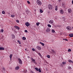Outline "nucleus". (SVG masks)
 Returning a JSON list of instances; mask_svg holds the SVG:
<instances>
[{
    "mask_svg": "<svg viewBox=\"0 0 73 73\" xmlns=\"http://www.w3.org/2000/svg\"><path fill=\"white\" fill-rule=\"evenodd\" d=\"M16 21L17 23H19V20H17Z\"/></svg>",
    "mask_w": 73,
    "mask_h": 73,
    "instance_id": "ea45409f",
    "label": "nucleus"
},
{
    "mask_svg": "<svg viewBox=\"0 0 73 73\" xmlns=\"http://www.w3.org/2000/svg\"><path fill=\"white\" fill-rule=\"evenodd\" d=\"M17 42L19 44H21V42L19 40H17Z\"/></svg>",
    "mask_w": 73,
    "mask_h": 73,
    "instance_id": "5701e85b",
    "label": "nucleus"
},
{
    "mask_svg": "<svg viewBox=\"0 0 73 73\" xmlns=\"http://www.w3.org/2000/svg\"><path fill=\"white\" fill-rule=\"evenodd\" d=\"M58 1L59 2H60V1H61V0H59Z\"/></svg>",
    "mask_w": 73,
    "mask_h": 73,
    "instance_id": "09e8293b",
    "label": "nucleus"
},
{
    "mask_svg": "<svg viewBox=\"0 0 73 73\" xmlns=\"http://www.w3.org/2000/svg\"><path fill=\"white\" fill-rule=\"evenodd\" d=\"M3 32H4V30L3 29H1V32H2V33H3Z\"/></svg>",
    "mask_w": 73,
    "mask_h": 73,
    "instance_id": "58836bf2",
    "label": "nucleus"
},
{
    "mask_svg": "<svg viewBox=\"0 0 73 73\" xmlns=\"http://www.w3.org/2000/svg\"><path fill=\"white\" fill-rule=\"evenodd\" d=\"M13 55L12 54H10V58H12V57Z\"/></svg>",
    "mask_w": 73,
    "mask_h": 73,
    "instance_id": "2f4dec72",
    "label": "nucleus"
},
{
    "mask_svg": "<svg viewBox=\"0 0 73 73\" xmlns=\"http://www.w3.org/2000/svg\"><path fill=\"white\" fill-rule=\"evenodd\" d=\"M36 3L38 5H41V4H42L41 2L39 0H37L36 1Z\"/></svg>",
    "mask_w": 73,
    "mask_h": 73,
    "instance_id": "f257e3e1",
    "label": "nucleus"
},
{
    "mask_svg": "<svg viewBox=\"0 0 73 73\" xmlns=\"http://www.w3.org/2000/svg\"><path fill=\"white\" fill-rule=\"evenodd\" d=\"M38 55H39V56H40L41 55V54H40V53H39Z\"/></svg>",
    "mask_w": 73,
    "mask_h": 73,
    "instance_id": "c03bdc74",
    "label": "nucleus"
},
{
    "mask_svg": "<svg viewBox=\"0 0 73 73\" xmlns=\"http://www.w3.org/2000/svg\"><path fill=\"white\" fill-rule=\"evenodd\" d=\"M31 60V62H34V63H35L36 62V61L34 59H33V58H32Z\"/></svg>",
    "mask_w": 73,
    "mask_h": 73,
    "instance_id": "1a4fd4ad",
    "label": "nucleus"
},
{
    "mask_svg": "<svg viewBox=\"0 0 73 73\" xmlns=\"http://www.w3.org/2000/svg\"><path fill=\"white\" fill-rule=\"evenodd\" d=\"M40 44H41L42 46H44V43H43L41 42H40Z\"/></svg>",
    "mask_w": 73,
    "mask_h": 73,
    "instance_id": "412c9836",
    "label": "nucleus"
},
{
    "mask_svg": "<svg viewBox=\"0 0 73 73\" xmlns=\"http://www.w3.org/2000/svg\"><path fill=\"white\" fill-rule=\"evenodd\" d=\"M40 24V23L38 22V23H36V25L37 26H38Z\"/></svg>",
    "mask_w": 73,
    "mask_h": 73,
    "instance_id": "bb28decb",
    "label": "nucleus"
},
{
    "mask_svg": "<svg viewBox=\"0 0 73 73\" xmlns=\"http://www.w3.org/2000/svg\"><path fill=\"white\" fill-rule=\"evenodd\" d=\"M52 33H54V32H55V31L53 29H52Z\"/></svg>",
    "mask_w": 73,
    "mask_h": 73,
    "instance_id": "72a5a7b5",
    "label": "nucleus"
},
{
    "mask_svg": "<svg viewBox=\"0 0 73 73\" xmlns=\"http://www.w3.org/2000/svg\"><path fill=\"white\" fill-rule=\"evenodd\" d=\"M25 50H27V49H25Z\"/></svg>",
    "mask_w": 73,
    "mask_h": 73,
    "instance_id": "6e6d98bb",
    "label": "nucleus"
},
{
    "mask_svg": "<svg viewBox=\"0 0 73 73\" xmlns=\"http://www.w3.org/2000/svg\"><path fill=\"white\" fill-rule=\"evenodd\" d=\"M40 13H42V12H43V11L41 9H40Z\"/></svg>",
    "mask_w": 73,
    "mask_h": 73,
    "instance_id": "c85d7f7f",
    "label": "nucleus"
},
{
    "mask_svg": "<svg viewBox=\"0 0 73 73\" xmlns=\"http://www.w3.org/2000/svg\"><path fill=\"white\" fill-rule=\"evenodd\" d=\"M62 63L63 64H64V65H65L66 64V62H63Z\"/></svg>",
    "mask_w": 73,
    "mask_h": 73,
    "instance_id": "7c9ffc66",
    "label": "nucleus"
},
{
    "mask_svg": "<svg viewBox=\"0 0 73 73\" xmlns=\"http://www.w3.org/2000/svg\"><path fill=\"white\" fill-rule=\"evenodd\" d=\"M46 42V41H45V40H44V42Z\"/></svg>",
    "mask_w": 73,
    "mask_h": 73,
    "instance_id": "5fc2aeb1",
    "label": "nucleus"
},
{
    "mask_svg": "<svg viewBox=\"0 0 73 73\" xmlns=\"http://www.w3.org/2000/svg\"><path fill=\"white\" fill-rule=\"evenodd\" d=\"M68 62H72V63H73V61H72V60H68Z\"/></svg>",
    "mask_w": 73,
    "mask_h": 73,
    "instance_id": "aec40b11",
    "label": "nucleus"
},
{
    "mask_svg": "<svg viewBox=\"0 0 73 73\" xmlns=\"http://www.w3.org/2000/svg\"><path fill=\"white\" fill-rule=\"evenodd\" d=\"M27 3H28V4H30V2H29V1H27Z\"/></svg>",
    "mask_w": 73,
    "mask_h": 73,
    "instance_id": "79ce46f5",
    "label": "nucleus"
},
{
    "mask_svg": "<svg viewBox=\"0 0 73 73\" xmlns=\"http://www.w3.org/2000/svg\"><path fill=\"white\" fill-rule=\"evenodd\" d=\"M55 8H57V9L58 8V6H55Z\"/></svg>",
    "mask_w": 73,
    "mask_h": 73,
    "instance_id": "a18cd8bd",
    "label": "nucleus"
},
{
    "mask_svg": "<svg viewBox=\"0 0 73 73\" xmlns=\"http://www.w3.org/2000/svg\"><path fill=\"white\" fill-rule=\"evenodd\" d=\"M52 53H56V52L54 50H52Z\"/></svg>",
    "mask_w": 73,
    "mask_h": 73,
    "instance_id": "6ab92c4d",
    "label": "nucleus"
},
{
    "mask_svg": "<svg viewBox=\"0 0 73 73\" xmlns=\"http://www.w3.org/2000/svg\"><path fill=\"white\" fill-rule=\"evenodd\" d=\"M22 39L23 40H26V38L25 37H23L22 38Z\"/></svg>",
    "mask_w": 73,
    "mask_h": 73,
    "instance_id": "4be33fe9",
    "label": "nucleus"
},
{
    "mask_svg": "<svg viewBox=\"0 0 73 73\" xmlns=\"http://www.w3.org/2000/svg\"><path fill=\"white\" fill-rule=\"evenodd\" d=\"M72 3L73 4V1H72Z\"/></svg>",
    "mask_w": 73,
    "mask_h": 73,
    "instance_id": "603ef678",
    "label": "nucleus"
},
{
    "mask_svg": "<svg viewBox=\"0 0 73 73\" xmlns=\"http://www.w3.org/2000/svg\"><path fill=\"white\" fill-rule=\"evenodd\" d=\"M47 58H50V55H47Z\"/></svg>",
    "mask_w": 73,
    "mask_h": 73,
    "instance_id": "e433bc0d",
    "label": "nucleus"
},
{
    "mask_svg": "<svg viewBox=\"0 0 73 73\" xmlns=\"http://www.w3.org/2000/svg\"><path fill=\"white\" fill-rule=\"evenodd\" d=\"M69 36L70 37H73V34H70L69 35Z\"/></svg>",
    "mask_w": 73,
    "mask_h": 73,
    "instance_id": "dca6fc26",
    "label": "nucleus"
},
{
    "mask_svg": "<svg viewBox=\"0 0 73 73\" xmlns=\"http://www.w3.org/2000/svg\"><path fill=\"white\" fill-rule=\"evenodd\" d=\"M12 38L15 39V35L13 34H12Z\"/></svg>",
    "mask_w": 73,
    "mask_h": 73,
    "instance_id": "a211bd4d",
    "label": "nucleus"
},
{
    "mask_svg": "<svg viewBox=\"0 0 73 73\" xmlns=\"http://www.w3.org/2000/svg\"><path fill=\"white\" fill-rule=\"evenodd\" d=\"M10 58V60H12V58Z\"/></svg>",
    "mask_w": 73,
    "mask_h": 73,
    "instance_id": "3c124183",
    "label": "nucleus"
},
{
    "mask_svg": "<svg viewBox=\"0 0 73 73\" xmlns=\"http://www.w3.org/2000/svg\"><path fill=\"white\" fill-rule=\"evenodd\" d=\"M2 14H4L5 13V12L4 11H2Z\"/></svg>",
    "mask_w": 73,
    "mask_h": 73,
    "instance_id": "b1692460",
    "label": "nucleus"
},
{
    "mask_svg": "<svg viewBox=\"0 0 73 73\" xmlns=\"http://www.w3.org/2000/svg\"><path fill=\"white\" fill-rule=\"evenodd\" d=\"M32 50H33V51L34 52H35V51H36V50L35 49V48H32Z\"/></svg>",
    "mask_w": 73,
    "mask_h": 73,
    "instance_id": "c756f323",
    "label": "nucleus"
},
{
    "mask_svg": "<svg viewBox=\"0 0 73 73\" xmlns=\"http://www.w3.org/2000/svg\"><path fill=\"white\" fill-rule=\"evenodd\" d=\"M63 40H65V41H68V40H67V39H63Z\"/></svg>",
    "mask_w": 73,
    "mask_h": 73,
    "instance_id": "473e14b6",
    "label": "nucleus"
},
{
    "mask_svg": "<svg viewBox=\"0 0 73 73\" xmlns=\"http://www.w3.org/2000/svg\"><path fill=\"white\" fill-rule=\"evenodd\" d=\"M68 52H70L71 51V50L70 49H68Z\"/></svg>",
    "mask_w": 73,
    "mask_h": 73,
    "instance_id": "a19ab883",
    "label": "nucleus"
},
{
    "mask_svg": "<svg viewBox=\"0 0 73 73\" xmlns=\"http://www.w3.org/2000/svg\"><path fill=\"white\" fill-rule=\"evenodd\" d=\"M62 6L63 8H65V3H62Z\"/></svg>",
    "mask_w": 73,
    "mask_h": 73,
    "instance_id": "4468645a",
    "label": "nucleus"
},
{
    "mask_svg": "<svg viewBox=\"0 0 73 73\" xmlns=\"http://www.w3.org/2000/svg\"><path fill=\"white\" fill-rule=\"evenodd\" d=\"M31 73H33V71H31Z\"/></svg>",
    "mask_w": 73,
    "mask_h": 73,
    "instance_id": "8fccbe9b",
    "label": "nucleus"
},
{
    "mask_svg": "<svg viewBox=\"0 0 73 73\" xmlns=\"http://www.w3.org/2000/svg\"><path fill=\"white\" fill-rule=\"evenodd\" d=\"M55 11H57L58 9H57L55 8Z\"/></svg>",
    "mask_w": 73,
    "mask_h": 73,
    "instance_id": "49530a36",
    "label": "nucleus"
},
{
    "mask_svg": "<svg viewBox=\"0 0 73 73\" xmlns=\"http://www.w3.org/2000/svg\"><path fill=\"white\" fill-rule=\"evenodd\" d=\"M15 69L16 70H19V66H17L16 67H15Z\"/></svg>",
    "mask_w": 73,
    "mask_h": 73,
    "instance_id": "f8f14e48",
    "label": "nucleus"
},
{
    "mask_svg": "<svg viewBox=\"0 0 73 73\" xmlns=\"http://www.w3.org/2000/svg\"><path fill=\"white\" fill-rule=\"evenodd\" d=\"M3 70H4V72H5L6 71H5V68L3 67Z\"/></svg>",
    "mask_w": 73,
    "mask_h": 73,
    "instance_id": "4c0bfd02",
    "label": "nucleus"
},
{
    "mask_svg": "<svg viewBox=\"0 0 73 73\" xmlns=\"http://www.w3.org/2000/svg\"><path fill=\"white\" fill-rule=\"evenodd\" d=\"M47 25L48 27H49L50 28L51 27V25L48 24Z\"/></svg>",
    "mask_w": 73,
    "mask_h": 73,
    "instance_id": "c9c22d12",
    "label": "nucleus"
},
{
    "mask_svg": "<svg viewBox=\"0 0 73 73\" xmlns=\"http://www.w3.org/2000/svg\"><path fill=\"white\" fill-rule=\"evenodd\" d=\"M66 29L68 30V31H70L72 30V27L70 26H67L66 27Z\"/></svg>",
    "mask_w": 73,
    "mask_h": 73,
    "instance_id": "7ed1b4c3",
    "label": "nucleus"
},
{
    "mask_svg": "<svg viewBox=\"0 0 73 73\" xmlns=\"http://www.w3.org/2000/svg\"><path fill=\"white\" fill-rule=\"evenodd\" d=\"M5 49L4 48L0 47V50H4Z\"/></svg>",
    "mask_w": 73,
    "mask_h": 73,
    "instance_id": "f3484780",
    "label": "nucleus"
},
{
    "mask_svg": "<svg viewBox=\"0 0 73 73\" xmlns=\"http://www.w3.org/2000/svg\"><path fill=\"white\" fill-rule=\"evenodd\" d=\"M72 29L73 30V27H72Z\"/></svg>",
    "mask_w": 73,
    "mask_h": 73,
    "instance_id": "864d4df0",
    "label": "nucleus"
},
{
    "mask_svg": "<svg viewBox=\"0 0 73 73\" xmlns=\"http://www.w3.org/2000/svg\"><path fill=\"white\" fill-rule=\"evenodd\" d=\"M68 69L70 70V69H71V67H70L69 66H68Z\"/></svg>",
    "mask_w": 73,
    "mask_h": 73,
    "instance_id": "f704fd0d",
    "label": "nucleus"
},
{
    "mask_svg": "<svg viewBox=\"0 0 73 73\" xmlns=\"http://www.w3.org/2000/svg\"><path fill=\"white\" fill-rule=\"evenodd\" d=\"M36 48L38 50H41V48L40 47V46H37Z\"/></svg>",
    "mask_w": 73,
    "mask_h": 73,
    "instance_id": "0eeeda50",
    "label": "nucleus"
},
{
    "mask_svg": "<svg viewBox=\"0 0 73 73\" xmlns=\"http://www.w3.org/2000/svg\"><path fill=\"white\" fill-rule=\"evenodd\" d=\"M49 23L50 24H53L54 21H53V20H51L49 21Z\"/></svg>",
    "mask_w": 73,
    "mask_h": 73,
    "instance_id": "6e6552de",
    "label": "nucleus"
},
{
    "mask_svg": "<svg viewBox=\"0 0 73 73\" xmlns=\"http://www.w3.org/2000/svg\"><path fill=\"white\" fill-rule=\"evenodd\" d=\"M48 9L50 10H51L52 9H53V6L50 4H49L48 5Z\"/></svg>",
    "mask_w": 73,
    "mask_h": 73,
    "instance_id": "f03ea898",
    "label": "nucleus"
},
{
    "mask_svg": "<svg viewBox=\"0 0 73 73\" xmlns=\"http://www.w3.org/2000/svg\"><path fill=\"white\" fill-rule=\"evenodd\" d=\"M68 13H70L72 12V9H69L68 10Z\"/></svg>",
    "mask_w": 73,
    "mask_h": 73,
    "instance_id": "9b49d317",
    "label": "nucleus"
},
{
    "mask_svg": "<svg viewBox=\"0 0 73 73\" xmlns=\"http://www.w3.org/2000/svg\"><path fill=\"white\" fill-rule=\"evenodd\" d=\"M11 17H15V15H11Z\"/></svg>",
    "mask_w": 73,
    "mask_h": 73,
    "instance_id": "cd10ccee",
    "label": "nucleus"
},
{
    "mask_svg": "<svg viewBox=\"0 0 73 73\" xmlns=\"http://www.w3.org/2000/svg\"><path fill=\"white\" fill-rule=\"evenodd\" d=\"M25 12L26 14H27V15H29V13L30 12V11H29V10L27 9L26 10Z\"/></svg>",
    "mask_w": 73,
    "mask_h": 73,
    "instance_id": "423d86ee",
    "label": "nucleus"
},
{
    "mask_svg": "<svg viewBox=\"0 0 73 73\" xmlns=\"http://www.w3.org/2000/svg\"><path fill=\"white\" fill-rule=\"evenodd\" d=\"M25 32H26V33H27V32H28V31H27V30H25Z\"/></svg>",
    "mask_w": 73,
    "mask_h": 73,
    "instance_id": "37998d69",
    "label": "nucleus"
},
{
    "mask_svg": "<svg viewBox=\"0 0 73 73\" xmlns=\"http://www.w3.org/2000/svg\"><path fill=\"white\" fill-rule=\"evenodd\" d=\"M14 27L15 28H16V29H18V30H19V29H20V28L19 27L17 26H15Z\"/></svg>",
    "mask_w": 73,
    "mask_h": 73,
    "instance_id": "ddd939ff",
    "label": "nucleus"
},
{
    "mask_svg": "<svg viewBox=\"0 0 73 73\" xmlns=\"http://www.w3.org/2000/svg\"><path fill=\"white\" fill-rule=\"evenodd\" d=\"M40 57L41 58H42V55H41V56H40Z\"/></svg>",
    "mask_w": 73,
    "mask_h": 73,
    "instance_id": "de8ad7c7",
    "label": "nucleus"
},
{
    "mask_svg": "<svg viewBox=\"0 0 73 73\" xmlns=\"http://www.w3.org/2000/svg\"><path fill=\"white\" fill-rule=\"evenodd\" d=\"M18 60L19 61V63L20 64H22V62L21 60V59L20 58H18Z\"/></svg>",
    "mask_w": 73,
    "mask_h": 73,
    "instance_id": "20e7f679",
    "label": "nucleus"
},
{
    "mask_svg": "<svg viewBox=\"0 0 73 73\" xmlns=\"http://www.w3.org/2000/svg\"><path fill=\"white\" fill-rule=\"evenodd\" d=\"M25 25L27 27H29L30 25V24L28 22H27L25 23Z\"/></svg>",
    "mask_w": 73,
    "mask_h": 73,
    "instance_id": "39448f33",
    "label": "nucleus"
},
{
    "mask_svg": "<svg viewBox=\"0 0 73 73\" xmlns=\"http://www.w3.org/2000/svg\"><path fill=\"white\" fill-rule=\"evenodd\" d=\"M38 70L39 71V72L40 73H41V70L40 68H38Z\"/></svg>",
    "mask_w": 73,
    "mask_h": 73,
    "instance_id": "393cba45",
    "label": "nucleus"
},
{
    "mask_svg": "<svg viewBox=\"0 0 73 73\" xmlns=\"http://www.w3.org/2000/svg\"><path fill=\"white\" fill-rule=\"evenodd\" d=\"M60 12L61 14H62V15L63 14V13H64V11L62 9H61L60 10Z\"/></svg>",
    "mask_w": 73,
    "mask_h": 73,
    "instance_id": "9d476101",
    "label": "nucleus"
},
{
    "mask_svg": "<svg viewBox=\"0 0 73 73\" xmlns=\"http://www.w3.org/2000/svg\"><path fill=\"white\" fill-rule=\"evenodd\" d=\"M35 69L36 71H38V69L37 68H35Z\"/></svg>",
    "mask_w": 73,
    "mask_h": 73,
    "instance_id": "a878e982",
    "label": "nucleus"
},
{
    "mask_svg": "<svg viewBox=\"0 0 73 73\" xmlns=\"http://www.w3.org/2000/svg\"><path fill=\"white\" fill-rule=\"evenodd\" d=\"M50 29L49 28H48L46 29V31L47 32H50Z\"/></svg>",
    "mask_w": 73,
    "mask_h": 73,
    "instance_id": "2eb2a0df",
    "label": "nucleus"
}]
</instances>
